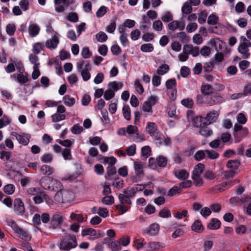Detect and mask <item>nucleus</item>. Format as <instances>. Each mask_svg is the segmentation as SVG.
<instances>
[{
  "label": "nucleus",
  "instance_id": "nucleus-29",
  "mask_svg": "<svg viewBox=\"0 0 251 251\" xmlns=\"http://www.w3.org/2000/svg\"><path fill=\"white\" fill-rule=\"evenodd\" d=\"M165 247V245L164 243L159 242H151L149 243L148 245V248L152 251L158 250L160 248H163Z\"/></svg>",
  "mask_w": 251,
  "mask_h": 251
},
{
  "label": "nucleus",
  "instance_id": "nucleus-60",
  "mask_svg": "<svg viewBox=\"0 0 251 251\" xmlns=\"http://www.w3.org/2000/svg\"><path fill=\"white\" fill-rule=\"evenodd\" d=\"M235 9L236 12L238 13H242L245 9L244 3L241 1L238 2L235 5Z\"/></svg>",
  "mask_w": 251,
  "mask_h": 251
},
{
  "label": "nucleus",
  "instance_id": "nucleus-3",
  "mask_svg": "<svg viewBox=\"0 0 251 251\" xmlns=\"http://www.w3.org/2000/svg\"><path fill=\"white\" fill-rule=\"evenodd\" d=\"M73 193L68 190L62 189L54 196V200L59 203L70 202L73 200Z\"/></svg>",
  "mask_w": 251,
  "mask_h": 251
},
{
  "label": "nucleus",
  "instance_id": "nucleus-15",
  "mask_svg": "<svg viewBox=\"0 0 251 251\" xmlns=\"http://www.w3.org/2000/svg\"><path fill=\"white\" fill-rule=\"evenodd\" d=\"M159 229L160 227L159 224L153 223L149 226L145 232L151 236H155L158 233Z\"/></svg>",
  "mask_w": 251,
  "mask_h": 251
},
{
  "label": "nucleus",
  "instance_id": "nucleus-5",
  "mask_svg": "<svg viewBox=\"0 0 251 251\" xmlns=\"http://www.w3.org/2000/svg\"><path fill=\"white\" fill-rule=\"evenodd\" d=\"M146 130L155 140H161V133L158 131L157 126L155 123L148 122Z\"/></svg>",
  "mask_w": 251,
  "mask_h": 251
},
{
  "label": "nucleus",
  "instance_id": "nucleus-51",
  "mask_svg": "<svg viewBox=\"0 0 251 251\" xmlns=\"http://www.w3.org/2000/svg\"><path fill=\"white\" fill-rule=\"evenodd\" d=\"M153 49V45L151 43L144 44L141 46V50L143 52H151Z\"/></svg>",
  "mask_w": 251,
  "mask_h": 251
},
{
  "label": "nucleus",
  "instance_id": "nucleus-6",
  "mask_svg": "<svg viewBox=\"0 0 251 251\" xmlns=\"http://www.w3.org/2000/svg\"><path fill=\"white\" fill-rule=\"evenodd\" d=\"M64 220L63 214L60 212L54 213L51 217L50 225L53 228H55L62 224Z\"/></svg>",
  "mask_w": 251,
  "mask_h": 251
},
{
  "label": "nucleus",
  "instance_id": "nucleus-43",
  "mask_svg": "<svg viewBox=\"0 0 251 251\" xmlns=\"http://www.w3.org/2000/svg\"><path fill=\"white\" fill-rule=\"evenodd\" d=\"M62 155L65 160H71L72 155L71 150L69 148H65L62 151Z\"/></svg>",
  "mask_w": 251,
  "mask_h": 251
},
{
  "label": "nucleus",
  "instance_id": "nucleus-30",
  "mask_svg": "<svg viewBox=\"0 0 251 251\" xmlns=\"http://www.w3.org/2000/svg\"><path fill=\"white\" fill-rule=\"evenodd\" d=\"M168 159L167 157L160 155L156 158V163L157 166L160 167H165L167 165Z\"/></svg>",
  "mask_w": 251,
  "mask_h": 251
},
{
  "label": "nucleus",
  "instance_id": "nucleus-4",
  "mask_svg": "<svg viewBox=\"0 0 251 251\" xmlns=\"http://www.w3.org/2000/svg\"><path fill=\"white\" fill-rule=\"evenodd\" d=\"M119 200L120 201L119 204L116 206L117 209L119 210L121 214H123L126 212L129 207L126 206L127 204L130 205L132 203L131 201L125 194H120L118 196Z\"/></svg>",
  "mask_w": 251,
  "mask_h": 251
},
{
  "label": "nucleus",
  "instance_id": "nucleus-7",
  "mask_svg": "<svg viewBox=\"0 0 251 251\" xmlns=\"http://www.w3.org/2000/svg\"><path fill=\"white\" fill-rule=\"evenodd\" d=\"M13 204L15 213L18 215H24L25 208L22 200L20 198L15 199Z\"/></svg>",
  "mask_w": 251,
  "mask_h": 251
},
{
  "label": "nucleus",
  "instance_id": "nucleus-48",
  "mask_svg": "<svg viewBox=\"0 0 251 251\" xmlns=\"http://www.w3.org/2000/svg\"><path fill=\"white\" fill-rule=\"evenodd\" d=\"M182 181L179 184V187L180 188L181 191L182 189H186L191 187L192 185V181L190 180H182Z\"/></svg>",
  "mask_w": 251,
  "mask_h": 251
},
{
  "label": "nucleus",
  "instance_id": "nucleus-38",
  "mask_svg": "<svg viewBox=\"0 0 251 251\" xmlns=\"http://www.w3.org/2000/svg\"><path fill=\"white\" fill-rule=\"evenodd\" d=\"M181 192V190L179 186H174L168 191L167 195L169 197H173L177 194H180Z\"/></svg>",
  "mask_w": 251,
  "mask_h": 251
},
{
  "label": "nucleus",
  "instance_id": "nucleus-1",
  "mask_svg": "<svg viewBox=\"0 0 251 251\" xmlns=\"http://www.w3.org/2000/svg\"><path fill=\"white\" fill-rule=\"evenodd\" d=\"M77 246L76 236L69 234L61 240L59 247L61 250L69 251L72 249L75 248Z\"/></svg>",
  "mask_w": 251,
  "mask_h": 251
},
{
  "label": "nucleus",
  "instance_id": "nucleus-64",
  "mask_svg": "<svg viewBox=\"0 0 251 251\" xmlns=\"http://www.w3.org/2000/svg\"><path fill=\"white\" fill-rule=\"evenodd\" d=\"M173 19V15L171 14L170 12H166L165 13L164 15L161 17V20L164 22H169L170 21H172Z\"/></svg>",
  "mask_w": 251,
  "mask_h": 251
},
{
  "label": "nucleus",
  "instance_id": "nucleus-57",
  "mask_svg": "<svg viewBox=\"0 0 251 251\" xmlns=\"http://www.w3.org/2000/svg\"><path fill=\"white\" fill-rule=\"evenodd\" d=\"M109 247L112 251H118L121 250L120 244L116 241H112L109 244Z\"/></svg>",
  "mask_w": 251,
  "mask_h": 251
},
{
  "label": "nucleus",
  "instance_id": "nucleus-13",
  "mask_svg": "<svg viewBox=\"0 0 251 251\" xmlns=\"http://www.w3.org/2000/svg\"><path fill=\"white\" fill-rule=\"evenodd\" d=\"M11 135L15 137L20 144L27 145L29 142L30 136L28 134H23V135H20L15 132H12Z\"/></svg>",
  "mask_w": 251,
  "mask_h": 251
},
{
  "label": "nucleus",
  "instance_id": "nucleus-56",
  "mask_svg": "<svg viewBox=\"0 0 251 251\" xmlns=\"http://www.w3.org/2000/svg\"><path fill=\"white\" fill-rule=\"evenodd\" d=\"M181 103L183 105L188 108H192L194 103L193 100L190 98L182 100Z\"/></svg>",
  "mask_w": 251,
  "mask_h": 251
},
{
  "label": "nucleus",
  "instance_id": "nucleus-58",
  "mask_svg": "<svg viewBox=\"0 0 251 251\" xmlns=\"http://www.w3.org/2000/svg\"><path fill=\"white\" fill-rule=\"evenodd\" d=\"M207 156L211 159H215L219 157V153L214 150H205Z\"/></svg>",
  "mask_w": 251,
  "mask_h": 251
},
{
  "label": "nucleus",
  "instance_id": "nucleus-20",
  "mask_svg": "<svg viewBox=\"0 0 251 251\" xmlns=\"http://www.w3.org/2000/svg\"><path fill=\"white\" fill-rule=\"evenodd\" d=\"M204 169V166L202 163H199L196 165L193 171L191 176H201Z\"/></svg>",
  "mask_w": 251,
  "mask_h": 251
},
{
  "label": "nucleus",
  "instance_id": "nucleus-62",
  "mask_svg": "<svg viewBox=\"0 0 251 251\" xmlns=\"http://www.w3.org/2000/svg\"><path fill=\"white\" fill-rule=\"evenodd\" d=\"M70 218L71 219L76 221L78 223H82L84 221V217L82 215L72 213Z\"/></svg>",
  "mask_w": 251,
  "mask_h": 251
},
{
  "label": "nucleus",
  "instance_id": "nucleus-11",
  "mask_svg": "<svg viewBox=\"0 0 251 251\" xmlns=\"http://www.w3.org/2000/svg\"><path fill=\"white\" fill-rule=\"evenodd\" d=\"M173 174L176 178L181 180H185L189 177V172L184 169L175 170Z\"/></svg>",
  "mask_w": 251,
  "mask_h": 251
},
{
  "label": "nucleus",
  "instance_id": "nucleus-22",
  "mask_svg": "<svg viewBox=\"0 0 251 251\" xmlns=\"http://www.w3.org/2000/svg\"><path fill=\"white\" fill-rule=\"evenodd\" d=\"M240 165V162L238 159L229 160L226 163V167L231 170L236 171Z\"/></svg>",
  "mask_w": 251,
  "mask_h": 251
},
{
  "label": "nucleus",
  "instance_id": "nucleus-26",
  "mask_svg": "<svg viewBox=\"0 0 251 251\" xmlns=\"http://www.w3.org/2000/svg\"><path fill=\"white\" fill-rule=\"evenodd\" d=\"M134 168L135 171V173L137 175H143V164L141 162H134Z\"/></svg>",
  "mask_w": 251,
  "mask_h": 251
},
{
  "label": "nucleus",
  "instance_id": "nucleus-28",
  "mask_svg": "<svg viewBox=\"0 0 251 251\" xmlns=\"http://www.w3.org/2000/svg\"><path fill=\"white\" fill-rule=\"evenodd\" d=\"M191 228L192 230L195 232H201L203 230V227L201 222L199 220H198L195 221L192 224Z\"/></svg>",
  "mask_w": 251,
  "mask_h": 251
},
{
  "label": "nucleus",
  "instance_id": "nucleus-53",
  "mask_svg": "<svg viewBox=\"0 0 251 251\" xmlns=\"http://www.w3.org/2000/svg\"><path fill=\"white\" fill-rule=\"evenodd\" d=\"M44 163H50L53 160V155L50 153H45L41 158Z\"/></svg>",
  "mask_w": 251,
  "mask_h": 251
},
{
  "label": "nucleus",
  "instance_id": "nucleus-50",
  "mask_svg": "<svg viewBox=\"0 0 251 251\" xmlns=\"http://www.w3.org/2000/svg\"><path fill=\"white\" fill-rule=\"evenodd\" d=\"M182 12L185 14H189L192 11V7L189 2H185L182 7Z\"/></svg>",
  "mask_w": 251,
  "mask_h": 251
},
{
  "label": "nucleus",
  "instance_id": "nucleus-42",
  "mask_svg": "<svg viewBox=\"0 0 251 251\" xmlns=\"http://www.w3.org/2000/svg\"><path fill=\"white\" fill-rule=\"evenodd\" d=\"M194 184L198 187H201L203 184V181L201 176H191Z\"/></svg>",
  "mask_w": 251,
  "mask_h": 251
},
{
  "label": "nucleus",
  "instance_id": "nucleus-44",
  "mask_svg": "<svg viewBox=\"0 0 251 251\" xmlns=\"http://www.w3.org/2000/svg\"><path fill=\"white\" fill-rule=\"evenodd\" d=\"M81 235L82 236L87 235L96 236L97 235L96 231L93 228H89L84 229L82 230Z\"/></svg>",
  "mask_w": 251,
  "mask_h": 251
},
{
  "label": "nucleus",
  "instance_id": "nucleus-8",
  "mask_svg": "<svg viewBox=\"0 0 251 251\" xmlns=\"http://www.w3.org/2000/svg\"><path fill=\"white\" fill-rule=\"evenodd\" d=\"M194 113L192 111H188L187 113V117L189 121L190 122L192 121L193 126L195 127H198L202 126V123L204 124V120L202 118H199L198 117H194Z\"/></svg>",
  "mask_w": 251,
  "mask_h": 251
},
{
  "label": "nucleus",
  "instance_id": "nucleus-32",
  "mask_svg": "<svg viewBox=\"0 0 251 251\" xmlns=\"http://www.w3.org/2000/svg\"><path fill=\"white\" fill-rule=\"evenodd\" d=\"M169 66L166 64H163L159 66L156 70V73L158 75H164L169 70Z\"/></svg>",
  "mask_w": 251,
  "mask_h": 251
},
{
  "label": "nucleus",
  "instance_id": "nucleus-10",
  "mask_svg": "<svg viewBox=\"0 0 251 251\" xmlns=\"http://www.w3.org/2000/svg\"><path fill=\"white\" fill-rule=\"evenodd\" d=\"M183 52L188 54H192L193 56L196 57L200 54L199 48L194 47L192 45H185L183 47Z\"/></svg>",
  "mask_w": 251,
  "mask_h": 251
},
{
  "label": "nucleus",
  "instance_id": "nucleus-46",
  "mask_svg": "<svg viewBox=\"0 0 251 251\" xmlns=\"http://www.w3.org/2000/svg\"><path fill=\"white\" fill-rule=\"evenodd\" d=\"M101 202L106 205H111L114 202V199L112 196H105L102 199Z\"/></svg>",
  "mask_w": 251,
  "mask_h": 251
},
{
  "label": "nucleus",
  "instance_id": "nucleus-27",
  "mask_svg": "<svg viewBox=\"0 0 251 251\" xmlns=\"http://www.w3.org/2000/svg\"><path fill=\"white\" fill-rule=\"evenodd\" d=\"M221 222L217 219L213 218L211 220L210 222L207 226L208 228L210 229H217L220 227Z\"/></svg>",
  "mask_w": 251,
  "mask_h": 251
},
{
  "label": "nucleus",
  "instance_id": "nucleus-35",
  "mask_svg": "<svg viewBox=\"0 0 251 251\" xmlns=\"http://www.w3.org/2000/svg\"><path fill=\"white\" fill-rule=\"evenodd\" d=\"M64 104L68 106H72L75 103V99L70 97L69 95H65L63 98Z\"/></svg>",
  "mask_w": 251,
  "mask_h": 251
},
{
  "label": "nucleus",
  "instance_id": "nucleus-55",
  "mask_svg": "<svg viewBox=\"0 0 251 251\" xmlns=\"http://www.w3.org/2000/svg\"><path fill=\"white\" fill-rule=\"evenodd\" d=\"M12 156L11 152L1 151L0 152V158L3 160L8 161Z\"/></svg>",
  "mask_w": 251,
  "mask_h": 251
},
{
  "label": "nucleus",
  "instance_id": "nucleus-47",
  "mask_svg": "<svg viewBox=\"0 0 251 251\" xmlns=\"http://www.w3.org/2000/svg\"><path fill=\"white\" fill-rule=\"evenodd\" d=\"M122 83H117L116 81L110 82L108 84V86L110 88H112L113 91H117L118 90L120 89L123 87Z\"/></svg>",
  "mask_w": 251,
  "mask_h": 251
},
{
  "label": "nucleus",
  "instance_id": "nucleus-34",
  "mask_svg": "<svg viewBox=\"0 0 251 251\" xmlns=\"http://www.w3.org/2000/svg\"><path fill=\"white\" fill-rule=\"evenodd\" d=\"M142 23V25L140 26L141 30L148 28L151 24L150 19L146 15L143 16Z\"/></svg>",
  "mask_w": 251,
  "mask_h": 251
},
{
  "label": "nucleus",
  "instance_id": "nucleus-37",
  "mask_svg": "<svg viewBox=\"0 0 251 251\" xmlns=\"http://www.w3.org/2000/svg\"><path fill=\"white\" fill-rule=\"evenodd\" d=\"M51 118L52 122L55 123L65 120L66 118V115L64 114L56 112V113L52 115Z\"/></svg>",
  "mask_w": 251,
  "mask_h": 251
},
{
  "label": "nucleus",
  "instance_id": "nucleus-14",
  "mask_svg": "<svg viewBox=\"0 0 251 251\" xmlns=\"http://www.w3.org/2000/svg\"><path fill=\"white\" fill-rule=\"evenodd\" d=\"M52 179L48 176H43L40 179L39 184L43 189L49 190L50 188Z\"/></svg>",
  "mask_w": 251,
  "mask_h": 251
},
{
  "label": "nucleus",
  "instance_id": "nucleus-25",
  "mask_svg": "<svg viewBox=\"0 0 251 251\" xmlns=\"http://www.w3.org/2000/svg\"><path fill=\"white\" fill-rule=\"evenodd\" d=\"M29 34L31 37H35L39 34L40 28L37 25L32 24L28 28Z\"/></svg>",
  "mask_w": 251,
  "mask_h": 251
},
{
  "label": "nucleus",
  "instance_id": "nucleus-59",
  "mask_svg": "<svg viewBox=\"0 0 251 251\" xmlns=\"http://www.w3.org/2000/svg\"><path fill=\"white\" fill-rule=\"evenodd\" d=\"M231 138V134L228 132L223 133L221 135L220 140L224 143H227Z\"/></svg>",
  "mask_w": 251,
  "mask_h": 251
},
{
  "label": "nucleus",
  "instance_id": "nucleus-12",
  "mask_svg": "<svg viewBox=\"0 0 251 251\" xmlns=\"http://www.w3.org/2000/svg\"><path fill=\"white\" fill-rule=\"evenodd\" d=\"M218 115V113L215 110H213L207 113L206 117L205 118H203L204 120V124L208 125L216 122Z\"/></svg>",
  "mask_w": 251,
  "mask_h": 251
},
{
  "label": "nucleus",
  "instance_id": "nucleus-49",
  "mask_svg": "<svg viewBox=\"0 0 251 251\" xmlns=\"http://www.w3.org/2000/svg\"><path fill=\"white\" fill-rule=\"evenodd\" d=\"M15 188V186L13 184H8L4 186L3 191L5 193L8 195H11L14 192Z\"/></svg>",
  "mask_w": 251,
  "mask_h": 251
},
{
  "label": "nucleus",
  "instance_id": "nucleus-63",
  "mask_svg": "<svg viewBox=\"0 0 251 251\" xmlns=\"http://www.w3.org/2000/svg\"><path fill=\"white\" fill-rule=\"evenodd\" d=\"M83 131L82 126L78 125V124L75 125L71 129V131L73 134H80Z\"/></svg>",
  "mask_w": 251,
  "mask_h": 251
},
{
  "label": "nucleus",
  "instance_id": "nucleus-52",
  "mask_svg": "<svg viewBox=\"0 0 251 251\" xmlns=\"http://www.w3.org/2000/svg\"><path fill=\"white\" fill-rule=\"evenodd\" d=\"M188 215V211L186 210H183L182 211H177L174 214V217L177 219H181L183 218L187 217Z\"/></svg>",
  "mask_w": 251,
  "mask_h": 251
},
{
  "label": "nucleus",
  "instance_id": "nucleus-31",
  "mask_svg": "<svg viewBox=\"0 0 251 251\" xmlns=\"http://www.w3.org/2000/svg\"><path fill=\"white\" fill-rule=\"evenodd\" d=\"M213 89L209 84L202 85L201 87V93L206 96L211 95L213 93Z\"/></svg>",
  "mask_w": 251,
  "mask_h": 251
},
{
  "label": "nucleus",
  "instance_id": "nucleus-2",
  "mask_svg": "<svg viewBox=\"0 0 251 251\" xmlns=\"http://www.w3.org/2000/svg\"><path fill=\"white\" fill-rule=\"evenodd\" d=\"M251 47V42L245 36L240 37V44L238 46V50L242 55V57L247 59L249 57L251 54L249 48Z\"/></svg>",
  "mask_w": 251,
  "mask_h": 251
},
{
  "label": "nucleus",
  "instance_id": "nucleus-33",
  "mask_svg": "<svg viewBox=\"0 0 251 251\" xmlns=\"http://www.w3.org/2000/svg\"><path fill=\"white\" fill-rule=\"evenodd\" d=\"M6 222L7 225L11 226L15 232H17L18 230H20V227L12 218H7L6 220Z\"/></svg>",
  "mask_w": 251,
  "mask_h": 251
},
{
  "label": "nucleus",
  "instance_id": "nucleus-17",
  "mask_svg": "<svg viewBox=\"0 0 251 251\" xmlns=\"http://www.w3.org/2000/svg\"><path fill=\"white\" fill-rule=\"evenodd\" d=\"M50 187V188L49 190L56 192V193H58L63 188V185L60 181L53 179H52Z\"/></svg>",
  "mask_w": 251,
  "mask_h": 251
},
{
  "label": "nucleus",
  "instance_id": "nucleus-61",
  "mask_svg": "<svg viewBox=\"0 0 251 251\" xmlns=\"http://www.w3.org/2000/svg\"><path fill=\"white\" fill-rule=\"evenodd\" d=\"M126 132L129 134H135L136 135L139 134L137 127L136 126H133L132 125H129L127 126V127L126 128Z\"/></svg>",
  "mask_w": 251,
  "mask_h": 251
},
{
  "label": "nucleus",
  "instance_id": "nucleus-16",
  "mask_svg": "<svg viewBox=\"0 0 251 251\" xmlns=\"http://www.w3.org/2000/svg\"><path fill=\"white\" fill-rule=\"evenodd\" d=\"M59 43L57 36L54 35L50 39L48 40L46 42V46L50 49H55Z\"/></svg>",
  "mask_w": 251,
  "mask_h": 251
},
{
  "label": "nucleus",
  "instance_id": "nucleus-45",
  "mask_svg": "<svg viewBox=\"0 0 251 251\" xmlns=\"http://www.w3.org/2000/svg\"><path fill=\"white\" fill-rule=\"evenodd\" d=\"M123 115L127 120H129L131 118L130 110L128 105H125L123 107Z\"/></svg>",
  "mask_w": 251,
  "mask_h": 251
},
{
  "label": "nucleus",
  "instance_id": "nucleus-9",
  "mask_svg": "<svg viewBox=\"0 0 251 251\" xmlns=\"http://www.w3.org/2000/svg\"><path fill=\"white\" fill-rule=\"evenodd\" d=\"M165 85L167 89L172 90L171 98L174 99L177 93L176 80L175 78L168 79L166 81Z\"/></svg>",
  "mask_w": 251,
  "mask_h": 251
},
{
  "label": "nucleus",
  "instance_id": "nucleus-23",
  "mask_svg": "<svg viewBox=\"0 0 251 251\" xmlns=\"http://www.w3.org/2000/svg\"><path fill=\"white\" fill-rule=\"evenodd\" d=\"M40 171L42 175L49 176L53 174L54 169L50 166L43 165L40 168Z\"/></svg>",
  "mask_w": 251,
  "mask_h": 251
},
{
  "label": "nucleus",
  "instance_id": "nucleus-40",
  "mask_svg": "<svg viewBox=\"0 0 251 251\" xmlns=\"http://www.w3.org/2000/svg\"><path fill=\"white\" fill-rule=\"evenodd\" d=\"M29 59L30 63L34 65L33 67H39L40 63L39 62L38 57L36 54H30L29 56Z\"/></svg>",
  "mask_w": 251,
  "mask_h": 251
},
{
  "label": "nucleus",
  "instance_id": "nucleus-36",
  "mask_svg": "<svg viewBox=\"0 0 251 251\" xmlns=\"http://www.w3.org/2000/svg\"><path fill=\"white\" fill-rule=\"evenodd\" d=\"M158 216L163 218H169L171 216V211L167 208L164 207L159 211Z\"/></svg>",
  "mask_w": 251,
  "mask_h": 251
},
{
  "label": "nucleus",
  "instance_id": "nucleus-54",
  "mask_svg": "<svg viewBox=\"0 0 251 251\" xmlns=\"http://www.w3.org/2000/svg\"><path fill=\"white\" fill-rule=\"evenodd\" d=\"M219 20L218 16L211 14L208 18L207 23L209 25H215L217 24Z\"/></svg>",
  "mask_w": 251,
  "mask_h": 251
},
{
  "label": "nucleus",
  "instance_id": "nucleus-19",
  "mask_svg": "<svg viewBox=\"0 0 251 251\" xmlns=\"http://www.w3.org/2000/svg\"><path fill=\"white\" fill-rule=\"evenodd\" d=\"M90 69V64L89 63H87L85 65V68L80 72L84 81H87L90 78L91 74L89 71Z\"/></svg>",
  "mask_w": 251,
  "mask_h": 251
},
{
  "label": "nucleus",
  "instance_id": "nucleus-21",
  "mask_svg": "<svg viewBox=\"0 0 251 251\" xmlns=\"http://www.w3.org/2000/svg\"><path fill=\"white\" fill-rule=\"evenodd\" d=\"M138 191V187H128L124 189V193L130 199L134 198Z\"/></svg>",
  "mask_w": 251,
  "mask_h": 251
},
{
  "label": "nucleus",
  "instance_id": "nucleus-41",
  "mask_svg": "<svg viewBox=\"0 0 251 251\" xmlns=\"http://www.w3.org/2000/svg\"><path fill=\"white\" fill-rule=\"evenodd\" d=\"M96 38L98 42L102 43L107 40L108 37L104 32L100 31L96 35Z\"/></svg>",
  "mask_w": 251,
  "mask_h": 251
},
{
  "label": "nucleus",
  "instance_id": "nucleus-39",
  "mask_svg": "<svg viewBox=\"0 0 251 251\" xmlns=\"http://www.w3.org/2000/svg\"><path fill=\"white\" fill-rule=\"evenodd\" d=\"M16 232L19 234V237L23 240H28L30 239V237L28 233L26 231L21 228H20V230H18Z\"/></svg>",
  "mask_w": 251,
  "mask_h": 251
},
{
  "label": "nucleus",
  "instance_id": "nucleus-18",
  "mask_svg": "<svg viewBox=\"0 0 251 251\" xmlns=\"http://www.w3.org/2000/svg\"><path fill=\"white\" fill-rule=\"evenodd\" d=\"M206 125L203 124L200 127L199 133L203 137H207L212 134L213 131Z\"/></svg>",
  "mask_w": 251,
  "mask_h": 251
},
{
  "label": "nucleus",
  "instance_id": "nucleus-24",
  "mask_svg": "<svg viewBox=\"0 0 251 251\" xmlns=\"http://www.w3.org/2000/svg\"><path fill=\"white\" fill-rule=\"evenodd\" d=\"M116 174V168L113 165H108L105 178L107 180H111L112 176Z\"/></svg>",
  "mask_w": 251,
  "mask_h": 251
}]
</instances>
